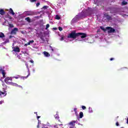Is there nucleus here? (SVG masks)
Returning <instances> with one entry per match:
<instances>
[{
	"instance_id": "e433bc0d",
	"label": "nucleus",
	"mask_w": 128,
	"mask_h": 128,
	"mask_svg": "<svg viewBox=\"0 0 128 128\" xmlns=\"http://www.w3.org/2000/svg\"><path fill=\"white\" fill-rule=\"evenodd\" d=\"M50 48H51L52 52H54V48H52V46H50Z\"/></svg>"
},
{
	"instance_id": "393cba45",
	"label": "nucleus",
	"mask_w": 128,
	"mask_h": 128,
	"mask_svg": "<svg viewBox=\"0 0 128 128\" xmlns=\"http://www.w3.org/2000/svg\"><path fill=\"white\" fill-rule=\"evenodd\" d=\"M8 42H10V40L8 39H6L4 42V44H8Z\"/></svg>"
},
{
	"instance_id": "a878e982",
	"label": "nucleus",
	"mask_w": 128,
	"mask_h": 128,
	"mask_svg": "<svg viewBox=\"0 0 128 128\" xmlns=\"http://www.w3.org/2000/svg\"><path fill=\"white\" fill-rule=\"evenodd\" d=\"M26 68L28 70V72H30V69L28 68V64H26Z\"/></svg>"
},
{
	"instance_id": "2f4dec72",
	"label": "nucleus",
	"mask_w": 128,
	"mask_h": 128,
	"mask_svg": "<svg viewBox=\"0 0 128 128\" xmlns=\"http://www.w3.org/2000/svg\"><path fill=\"white\" fill-rule=\"evenodd\" d=\"M76 121H73L72 122H70V124H76Z\"/></svg>"
},
{
	"instance_id": "4468645a",
	"label": "nucleus",
	"mask_w": 128,
	"mask_h": 128,
	"mask_svg": "<svg viewBox=\"0 0 128 128\" xmlns=\"http://www.w3.org/2000/svg\"><path fill=\"white\" fill-rule=\"evenodd\" d=\"M44 54L45 56H47V57H48L50 56V54H48V52H44Z\"/></svg>"
},
{
	"instance_id": "bb28decb",
	"label": "nucleus",
	"mask_w": 128,
	"mask_h": 128,
	"mask_svg": "<svg viewBox=\"0 0 128 128\" xmlns=\"http://www.w3.org/2000/svg\"><path fill=\"white\" fill-rule=\"evenodd\" d=\"M48 28H50V24H47L46 25V30H48Z\"/></svg>"
},
{
	"instance_id": "f3484780",
	"label": "nucleus",
	"mask_w": 128,
	"mask_h": 128,
	"mask_svg": "<svg viewBox=\"0 0 128 128\" xmlns=\"http://www.w3.org/2000/svg\"><path fill=\"white\" fill-rule=\"evenodd\" d=\"M30 76V73L28 72V74L27 76H22V78H23L24 80V78H28V76Z\"/></svg>"
},
{
	"instance_id": "5fc2aeb1",
	"label": "nucleus",
	"mask_w": 128,
	"mask_h": 128,
	"mask_svg": "<svg viewBox=\"0 0 128 128\" xmlns=\"http://www.w3.org/2000/svg\"><path fill=\"white\" fill-rule=\"evenodd\" d=\"M89 110H90V107L89 108Z\"/></svg>"
},
{
	"instance_id": "a18cd8bd",
	"label": "nucleus",
	"mask_w": 128,
	"mask_h": 128,
	"mask_svg": "<svg viewBox=\"0 0 128 128\" xmlns=\"http://www.w3.org/2000/svg\"><path fill=\"white\" fill-rule=\"evenodd\" d=\"M32 72H36V70L35 69H33L32 70Z\"/></svg>"
},
{
	"instance_id": "c9c22d12",
	"label": "nucleus",
	"mask_w": 128,
	"mask_h": 128,
	"mask_svg": "<svg viewBox=\"0 0 128 128\" xmlns=\"http://www.w3.org/2000/svg\"><path fill=\"white\" fill-rule=\"evenodd\" d=\"M40 2H38V3H36V6L38 7V6H40Z\"/></svg>"
},
{
	"instance_id": "5701e85b",
	"label": "nucleus",
	"mask_w": 128,
	"mask_h": 128,
	"mask_svg": "<svg viewBox=\"0 0 128 128\" xmlns=\"http://www.w3.org/2000/svg\"><path fill=\"white\" fill-rule=\"evenodd\" d=\"M54 118L56 120H58L60 118V117L58 116V114H56L54 116Z\"/></svg>"
},
{
	"instance_id": "4be33fe9",
	"label": "nucleus",
	"mask_w": 128,
	"mask_h": 128,
	"mask_svg": "<svg viewBox=\"0 0 128 128\" xmlns=\"http://www.w3.org/2000/svg\"><path fill=\"white\" fill-rule=\"evenodd\" d=\"M56 20H60V16L58 15H56L55 17Z\"/></svg>"
},
{
	"instance_id": "de8ad7c7",
	"label": "nucleus",
	"mask_w": 128,
	"mask_h": 128,
	"mask_svg": "<svg viewBox=\"0 0 128 128\" xmlns=\"http://www.w3.org/2000/svg\"><path fill=\"white\" fill-rule=\"evenodd\" d=\"M75 114H76V116H78V111L75 112Z\"/></svg>"
},
{
	"instance_id": "7ed1b4c3",
	"label": "nucleus",
	"mask_w": 128,
	"mask_h": 128,
	"mask_svg": "<svg viewBox=\"0 0 128 128\" xmlns=\"http://www.w3.org/2000/svg\"><path fill=\"white\" fill-rule=\"evenodd\" d=\"M0 74H2L3 78H6V70H4V66H0Z\"/></svg>"
},
{
	"instance_id": "bf43d9fd",
	"label": "nucleus",
	"mask_w": 128,
	"mask_h": 128,
	"mask_svg": "<svg viewBox=\"0 0 128 128\" xmlns=\"http://www.w3.org/2000/svg\"><path fill=\"white\" fill-rule=\"evenodd\" d=\"M25 52V54H26V52Z\"/></svg>"
},
{
	"instance_id": "052dcab7",
	"label": "nucleus",
	"mask_w": 128,
	"mask_h": 128,
	"mask_svg": "<svg viewBox=\"0 0 128 128\" xmlns=\"http://www.w3.org/2000/svg\"><path fill=\"white\" fill-rule=\"evenodd\" d=\"M30 0L31 2H32V0Z\"/></svg>"
},
{
	"instance_id": "c85d7f7f",
	"label": "nucleus",
	"mask_w": 128,
	"mask_h": 128,
	"mask_svg": "<svg viewBox=\"0 0 128 128\" xmlns=\"http://www.w3.org/2000/svg\"><path fill=\"white\" fill-rule=\"evenodd\" d=\"M10 28H14V24H9Z\"/></svg>"
},
{
	"instance_id": "39448f33",
	"label": "nucleus",
	"mask_w": 128,
	"mask_h": 128,
	"mask_svg": "<svg viewBox=\"0 0 128 128\" xmlns=\"http://www.w3.org/2000/svg\"><path fill=\"white\" fill-rule=\"evenodd\" d=\"M106 30H108V34H112V32H116V30L112 27H107L106 28Z\"/></svg>"
},
{
	"instance_id": "c756f323",
	"label": "nucleus",
	"mask_w": 128,
	"mask_h": 128,
	"mask_svg": "<svg viewBox=\"0 0 128 128\" xmlns=\"http://www.w3.org/2000/svg\"><path fill=\"white\" fill-rule=\"evenodd\" d=\"M58 30L60 32H62V28L60 26L58 27Z\"/></svg>"
},
{
	"instance_id": "9b49d317",
	"label": "nucleus",
	"mask_w": 128,
	"mask_h": 128,
	"mask_svg": "<svg viewBox=\"0 0 128 128\" xmlns=\"http://www.w3.org/2000/svg\"><path fill=\"white\" fill-rule=\"evenodd\" d=\"M13 51L15 52H20V48H18V46H16L14 48Z\"/></svg>"
},
{
	"instance_id": "6e6552de",
	"label": "nucleus",
	"mask_w": 128,
	"mask_h": 128,
	"mask_svg": "<svg viewBox=\"0 0 128 128\" xmlns=\"http://www.w3.org/2000/svg\"><path fill=\"white\" fill-rule=\"evenodd\" d=\"M104 18H106V20H112V16H109L108 14H104Z\"/></svg>"
},
{
	"instance_id": "ddd939ff",
	"label": "nucleus",
	"mask_w": 128,
	"mask_h": 128,
	"mask_svg": "<svg viewBox=\"0 0 128 128\" xmlns=\"http://www.w3.org/2000/svg\"><path fill=\"white\" fill-rule=\"evenodd\" d=\"M4 14H6V12H4V9L0 10V14H1V16H4Z\"/></svg>"
},
{
	"instance_id": "4d7b16f0",
	"label": "nucleus",
	"mask_w": 128,
	"mask_h": 128,
	"mask_svg": "<svg viewBox=\"0 0 128 128\" xmlns=\"http://www.w3.org/2000/svg\"><path fill=\"white\" fill-rule=\"evenodd\" d=\"M58 120V122H60V120Z\"/></svg>"
},
{
	"instance_id": "79ce46f5",
	"label": "nucleus",
	"mask_w": 128,
	"mask_h": 128,
	"mask_svg": "<svg viewBox=\"0 0 128 128\" xmlns=\"http://www.w3.org/2000/svg\"><path fill=\"white\" fill-rule=\"evenodd\" d=\"M24 46H28V44H26L24 45Z\"/></svg>"
},
{
	"instance_id": "423d86ee",
	"label": "nucleus",
	"mask_w": 128,
	"mask_h": 128,
	"mask_svg": "<svg viewBox=\"0 0 128 128\" xmlns=\"http://www.w3.org/2000/svg\"><path fill=\"white\" fill-rule=\"evenodd\" d=\"M84 11L88 16H90V14H92V8H88Z\"/></svg>"
},
{
	"instance_id": "37998d69",
	"label": "nucleus",
	"mask_w": 128,
	"mask_h": 128,
	"mask_svg": "<svg viewBox=\"0 0 128 128\" xmlns=\"http://www.w3.org/2000/svg\"><path fill=\"white\" fill-rule=\"evenodd\" d=\"M114 60V58H110V60Z\"/></svg>"
},
{
	"instance_id": "7c9ffc66",
	"label": "nucleus",
	"mask_w": 128,
	"mask_h": 128,
	"mask_svg": "<svg viewBox=\"0 0 128 128\" xmlns=\"http://www.w3.org/2000/svg\"><path fill=\"white\" fill-rule=\"evenodd\" d=\"M82 110H86V106H82Z\"/></svg>"
},
{
	"instance_id": "f704fd0d",
	"label": "nucleus",
	"mask_w": 128,
	"mask_h": 128,
	"mask_svg": "<svg viewBox=\"0 0 128 128\" xmlns=\"http://www.w3.org/2000/svg\"><path fill=\"white\" fill-rule=\"evenodd\" d=\"M116 126H120V124H118V122H116Z\"/></svg>"
},
{
	"instance_id": "c03bdc74",
	"label": "nucleus",
	"mask_w": 128,
	"mask_h": 128,
	"mask_svg": "<svg viewBox=\"0 0 128 128\" xmlns=\"http://www.w3.org/2000/svg\"><path fill=\"white\" fill-rule=\"evenodd\" d=\"M14 78H16V80H18V76H14Z\"/></svg>"
},
{
	"instance_id": "72a5a7b5",
	"label": "nucleus",
	"mask_w": 128,
	"mask_h": 128,
	"mask_svg": "<svg viewBox=\"0 0 128 128\" xmlns=\"http://www.w3.org/2000/svg\"><path fill=\"white\" fill-rule=\"evenodd\" d=\"M74 112H78V108H74Z\"/></svg>"
},
{
	"instance_id": "2eb2a0df",
	"label": "nucleus",
	"mask_w": 128,
	"mask_h": 128,
	"mask_svg": "<svg viewBox=\"0 0 128 128\" xmlns=\"http://www.w3.org/2000/svg\"><path fill=\"white\" fill-rule=\"evenodd\" d=\"M4 33H2V32H0V38H4Z\"/></svg>"
},
{
	"instance_id": "49530a36",
	"label": "nucleus",
	"mask_w": 128,
	"mask_h": 128,
	"mask_svg": "<svg viewBox=\"0 0 128 128\" xmlns=\"http://www.w3.org/2000/svg\"><path fill=\"white\" fill-rule=\"evenodd\" d=\"M40 118V116H37L38 120V118Z\"/></svg>"
},
{
	"instance_id": "6e6d98bb",
	"label": "nucleus",
	"mask_w": 128,
	"mask_h": 128,
	"mask_svg": "<svg viewBox=\"0 0 128 128\" xmlns=\"http://www.w3.org/2000/svg\"><path fill=\"white\" fill-rule=\"evenodd\" d=\"M36 116H38V112H36Z\"/></svg>"
},
{
	"instance_id": "a211bd4d",
	"label": "nucleus",
	"mask_w": 128,
	"mask_h": 128,
	"mask_svg": "<svg viewBox=\"0 0 128 128\" xmlns=\"http://www.w3.org/2000/svg\"><path fill=\"white\" fill-rule=\"evenodd\" d=\"M84 117V113L82 112H80V118H82Z\"/></svg>"
},
{
	"instance_id": "58836bf2",
	"label": "nucleus",
	"mask_w": 128,
	"mask_h": 128,
	"mask_svg": "<svg viewBox=\"0 0 128 128\" xmlns=\"http://www.w3.org/2000/svg\"><path fill=\"white\" fill-rule=\"evenodd\" d=\"M30 62H31V64H34V61L32 60H30Z\"/></svg>"
},
{
	"instance_id": "1a4fd4ad",
	"label": "nucleus",
	"mask_w": 128,
	"mask_h": 128,
	"mask_svg": "<svg viewBox=\"0 0 128 128\" xmlns=\"http://www.w3.org/2000/svg\"><path fill=\"white\" fill-rule=\"evenodd\" d=\"M9 84H10V86H18V88H22V86L16 83L11 82Z\"/></svg>"
},
{
	"instance_id": "f03ea898",
	"label": "nucleus",
	"mask_w": 128,
	"mask_h": 128,
	"mask_svg": "<svg viewBox=\"0 0 128 128\" xmlns=\"http://www.w3.org/2000/svg\"><path fill=\"white\" fill-rule=\"evenodd\" d=\"M88 16V15L84 10L82 11L80 14H78L75 16L76 20H80L82 18H84Z\"/></svg>"
},
{
	"instance_id": "cd10ccee",
	"label": "nucleus",
	"mask_w": 128,
	"mask_h": 128,
	"mask_svg": "<svg viewBox=\"0 0 128 128\" xmlns=\"http://www.w3.org/2000/svg\"><path fill=\"white\" fill-rule=\"evenodd\" d=\"M40 38V40H42V42H44V40H44V36H41Z\"/></svg>"
},
{
	"instance_id": "412c9836",
	"label": "nucleus",
	"mask_w": 128,
	"mask_h": 128,
	"mask_svg": "<svg viewBox=\"0 0 128 128\" xmlns=\"http://www.w3.org/2000/svg\"><path fill=\"white\" fill-rule=\"evenodd\" d=\"M26 20L28 21V22H30V17H27L26 18H25Z\"/></svg>"
},
{
	"instance_id": "aec40b11",
	"label": "nucleus",
	"mask_w": 128,
	"mask_h": 128,
	"mask_svg": "<svg viewBox=\"0 0 128 128\" xmlns=\"http://www.w3.org/2000/svg\"><path fill=\"white\" fill-rule=\"evenodd\" d=\"M122 6H126V4H128V2H126V1H123L122 2Z\"/></svg>"
},
{
	"instance_id": "09e8293b",
	"label": "nucleus",
	"mask_w": 128,
	"mask_h": 128,
	"mask_svg": "<svg viewBox=\"0 0 128 128\" xmlns=\"http://www.w3.org/2000/svg\"><path fill=\"white\" fill-rule=\"evenodd\" d=\"M53 30H58V28H53Z\"/></svg>"
},
{
	"instance_id": "864d4df0",
	"label": "nucleus",
	"mask_w": 128,
	"mask_h": 128,
	"mask_svg": "<svg viewBox=\"0 0 128 128\" xmlns=\"http://www.w3.org/2000/svg\"><path fill=\"white\" fill-rule=\"evenodd\" d=\"M70 128H74V127H70Z\"/></svg>"
},
{
	"instance_id": "473e14b6",
	"label": "nucleus",
	"mask_w": 128,
	"mask_h": 128,
	"mask_svg": "<svg viewBox=\"0 0 128 128\" xmlns=\"http://www.w3.org/2000/svg\"><path fill=\"white\" fill-rule=\"evenodd\" d=\"M42 8L44 10H46L48 8V6H44Z\"/></svg>"
},
{
	"instance_id": "13d9d810",
	"label": "nucleus",
	"mask_w": 128,
	"mask_h": 128,
	"mask_svg": "<svg viewBox=\"0 0 128 128\" xmlns=\"http://www.w3.org/2000/svg\"><path fill=\"white\" fill-rule=\"evenodd\" d=\"M89 112H90V111H89Z\"/></svg>"
},
{
	"instance_id": "b1692460",
	"label": "nucleus",
	"mask_w": 128,
	"mask_h": 128,
	"mask_svg": "<svg viewBox=\"0 0 128 128\" xmlns=\"http://www.w3.org/2000/svg\"><path fill=\"white\" fill-rule=\"evenodd\" d=\"M100 30H104V32H106V30L102 26H100Z\"/></svg>"
},
{
	"instance_id": "20e7f679",
	"label": "nucleus",
	"mask_w": 128,
	"mask_h": 128,
	"mask_svg": "<svg viewBox=\"0 0 128 128\" xmlns=\"http://www.w3.org/2000/svg\"><path fill=\"white\" fill-rule=\"evenodd\" d=\"M10 82L12 81V77H6L5 79H4V82H6V84H10Z\"/></svg>"
},
{
	"instance_id": "4c0bfd02",
	"label": "nucleus",
	"mask_w": 128,
	"mask_h": 128,
	"mask_svg": "<svg viewBox=\"0 0 128 128\" xmlns=\"http://www.w3.org/2000/svg\"><path fill=\"white\" fill-rule=\"evenodd\" d=\"M64 37L62 36V37L60 38V40H64Z\"/></svg>"
},
{
	"instance_id": "3c124183",
	"label": "nucleus",
	"mask_w": 128,
	"mask_h": 128,
	"mask_svg": "<svg viewBox=\"0 0 128 128\" xmlns=\"http://www.w3.org/2000/svg\"><path fill=\"white\" fill-rule=\"evenodd\" d=\"M60 124V126H62V124Z\"/></svg>"
},
{
	"instance_id": "603ef678",
	"label": "nucleus",
	"mask_w": 128,
	"mask_h": 128,
	"mask_svg": "<svg viewBox=\"0 0 128 128\" xmlns=\"http://www.w3.org/2000/svg\"><path fill=\"white\" fill-rule=\"evenodd\" d=\"M116 118H118V116L116 117Z\"/></svg>"
},
{
	"instance_id": "a19ab883",
	"label": "nucleus",
	"mask_w": 128,
	"mask_h": 128,
	"mask_svg": "<svg viewBox=\"0 0 128 128\" xmlns=\"http://www.w3.org/2000/svg\"><path fill=\"white\" fill-rule=\"evenodd\" d=\"M4 103V101H0V104H2Z\"/></svg>"
},
{
	"instance_id": "9d476101",
	"label": "nucleus",
	"mask_w": 128,
	"mask_h": 128,
	"mask_svg": "<svg viewBox=\"0 0 128 128\" xmlns=\"http://www.w3.org/2000/svg\"><path fill=\"white\" fill-rule=\"evenodd\" d=\"M6 91H4L3 92L0 91V97L2 98V96H6Z\"/></svg>"
},
{
	"instance_id": "dca6fc26",
	"label": "nucleus",
	"mask_w": 128,
	"mask_h": 128,
	"mask_svg": "<svg viewBox=\"0 0 128 128\" xmlns=\"http://www.w3.org/2000/svg\"><path fill=\"white\" fill-rule=\"evenodd\" d=\"M34 12H30L28 13V16H34Z\"/></svg>"
},
{
	"instance_id": "ea45409f",
	"label": "nucleus",
	"mask_w": 128,
	"mask_h": 128,
	"mask_svg": "<svg viewBox=\"0 0 128 128\" xmlns=\"http://www.w3.org/2000/svg\"><path fill=\"white\" fill-rule=\"evenodd\" d=\"M37 0H32V2H34L36 1Z\"/></svg>"
},
{
	"instance_id": "f257e3e1",
	"label": "nucleus",
	"mask_w": 128,
	"mask_h": 128,
	"mask_svg": "<svg viewBox=\"0 0 128 128\" xmlns=\"http://www.w3.org/2000/svg\"><path fill=\"white\" fill-rule=\"evenodd\" d=\"M80 36H81L82 38H86V34L84 33L78 32L76 33V30H74L72 32L68 34L67 38H73V40H76V38H78Z\"/></svg>"
},
{
	"instance_id": "f8f14e48",
	"label": "nucleus",
	"mask_w": 128,
	"mask_h": 128,
	"mask_svg": "<svg viewBox=\"0 0 128 128\" xmlns=\"http://www.w3.org/2000/svg\"><path fill=\"white\" fill-rule=\"evenodd\" d=\"M9 12L10 14H12V16H14L15 13L14 12V10H12V8H10L9 9Z\"/></svg>"
},
{
	"instance_id": "0eeeda50",
	"label": "nucleus",
	"mask_w": 128,
	"mask_h": 128,
	"mask_svg": "<svg viewBox=\"0 0 128 128\" xmlns=\"http://www.w3.org/2000/svg\"><path fill=\"white\" fill-rule=\"evenodd\" d=\"M18 32V29L16 28H14L11 31V34H16V32Z\"/></svg>"
},
{
	"instance_id": "6ab92c4d",
	"label": "nucleus",
	"mask_w": 128,
	"mask_h": 128,
	"mask_svg": "<svg viewBox=\"0 0 128 128\" xmlns=\"http://www.w3.org/2000/svg\"><path fill=\"white\" fill-rule=\"evenodd\" d=\"M34 40H32L29 41V42H28V46H30V44H34Z\"/></svg>"
},
{
	"instance_id": "8fccbe9b",
	"label": "nucleus",
	"mask_w": 128,
	"mask_h": 128,
	"mask_svg": "<svg viewBox=\"0 0 128 128\" xmlns=\"http://www.w3.org/2000/svg\"><path fill=\"white\" fill-rule=\"evenodd\" d=\"M9 18H10V20H12V16H9Z\"/></svg>"
}]
</instances>
